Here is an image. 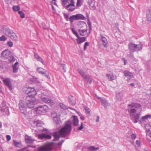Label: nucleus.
<instances>
[{
	"label": "nucleus",
	"mask_w": 151,
	"mask_h": 151,
	"mask_svg": "<svg viewBox=\"0 0 151 151\" xmlns=\"http://www.w3.org/2000/svg\"><path fill=\"white\" fill-rule=\"evenodd\" d=\"M141 107V106L140 104L136 103H132L128 106L127 109L129 114L130 119L134 123L138 122L142 124L144 123L149 119L151 118L150 115L147 114L140 119L142 109Z\"/></svg>",
	"instance_id": "f257e3e1"
},
{
	"label": "nucleus",
	"mask_w": 151,
	"mask_h": 151,
	"mask_svg": "<svg viewBox=\"0 0 151 151\" xmlns=\"http://www.w3.org/2000/svg\"><path fill=\"white\" fill-rule=\"evenodd\" d=\"M70 124V121L65 122L64 127L60 129L59 135L57 134V132L54 133L53 135L54 139L53 140L54 141H56L59 139L60 137H66L70 133L71 130Z\"/></svg>",
	"instance_id": "f03ea898"
},
{
	"label": "nucleus",
	"mask_w": 151,
	"mask_h": 151,
	"mask_svg": "<svg viewBox=\"0 0 151 151\" xmlns=\"http://www.w3.org/2000/svg\"><path fill=\"white\" fill-rule=\"evenodd\" d=\"M1 57L3 60L7 59L10 63H12L15 60L12 53L8 49H5L2 52Z\"/></svg>",
	"instance_id": "7ed1b4c3"
},
{
	"label": "nucleus",
	"mask_w": 151,
	"mask_h": 151,
	"mask_svg": "<svg viewBox=\"0 0 151 151\" xmlns=\"http://www.w3.org/2000/svg\"><path fill=\"white\" fill-rule=\"evenodd\" d=\"M1 30L4 34L10 37L12 40H17V37L15 33L12 30L9 29L8 27L4 26L1 29Z\"/></svg>",
	"instance_id": "20e7f679"
},
{
	"label": "nucleus",
	"mask_w": 151,
	"mask_h": 151,
	"mask_svg": "<svg viewBox=\"0 0 151 151\" xmlns=\"http://www.w3.org/2000/svg\"><path fill=\"white\" fill-rule=\"evenodd\" d=\"M33 96H28L25 98L26 104L28 108L31 109L33 108L36 103V100Z\"/></svg>",
	"instance_id": "39448f33"
},
{
	"label": "nucleus",
	"mask_w": 151,
	"mask_h": 151,
	"mask_svg": "<svg viewBox=\"0 0 151 151\" xmlns=\"http://www.w3.org/2000/svg\"><path fill=\"white\" fill-rule=\"evenodd\" d=\"M48 110V106L47 105H44L39 106L37 107L36 112L37 114L42 115H45Z\"/></svg>",
	"instance_id": "423d86ee"
},
{
	"label": "nucleus",
	"mask_w": 151,
	"mask_h": 151,
	"mask_svg": "<svg viewBox=\"0 0 151 151\" xmlns=\"http://www.w3.org/2000/svg\"><path fill=\"white\" fill-rule=\"evenodd\" d=\"M129 49L131 51H139L142 49V46L141 44L136 45L132 43H130L128 45Z\"/></svg>",
	"instance_id": "0eeeda50"
},
{
	"label": "nucleus",
	"mask_w": 151,
	"mask_h": 151,
	"mask_svg": "<svg viewBox=\"0 0 151 151\" xmlns=\"http://www.w3.org/2000/svg\"><path fill=\"white\" fill-rule=\"evenodd\" d=\"M23 90L25 93L27 94L31 93V95L29 96H34L37 94L35 90L33 88L30 87H28L27 88H24Z\"/></svg>",
	"instance_id": "6e6552de"
},
{
	"label": "nucleus",
	"mask_w": 151,
	"mask_h": 151,
	"mask_svg": "<svg viewBox=\"0 0 151 151\" xmlns=\"http://www.w3.org/2000/svg\"><path fill=\"white\" fill-rule=\"evenodd\" d=\"M52 145L50 143L47 144L43 146L40 147L38 148L40 151H49L52 149Z\"/></svg>",
	"instance_id": "1a4fd4ad"
},
{
	"label": "nucleus",
	"mask_w": 151,
	"mask_h": 151,
	"mask_svg": "<svg viewBox=\"0 0 151 151\" xmlns=\"http://www.w3.org/2000/svg\"><path fill=\"white\" fill-rule=\"evenodd\" d=\"M3 81L5 85L9 88L10 91H11L14 88V87L12 85L10 79L6 78L4 79Z\"/></svg>",
	"instance_id": "9d476101"
},
{
	"label": "nucleus",
	"mask_w": 151,
	"mask_h": 151,
	"mask_svg": "<svg viewBox=\"0 0 151 151\" xmlns=\"http://www.w3.org/2000/svg\"><path fill=\"white\" fill-rule=\"evenodd\" d=\"M19 105V109L21 112L25 114L26 112V107L25 106L24 101L22 100L20 101Z\"/></svg>",
	"instance_id": "9b49d317"
},
{
	"label": "nucleus",
	"mask_w": 151,
	"mask_h": 151,
	"mask_svg": "<svg viewBox=\"0 0 151 151\" xmlns=\"http://www.w3.org/2000/svg\"><path fill=\"white\" fill-rule=\"evenodd\" d=\"M41 99L42 101L46 103H47L50 105H52L54 104L53 101L48 98L46 96H42Z\"/></svg>",
	"instance_id": "f8f14e48"
},
{
	"label": "nucleus",
	"mask_w": 151,
	"mask_h": 151,
	"mask_svg": "<svg viewBox=\"0 0 151 151\" xmlns=\"http://www.w3.org/2000/svg\"><path fill=\"white\" fill-rule=\"evenodd\" d=\"M70 4L66 6V9L67 10L70 12L73 11L75 9V2L74 1L70 2Z\"/></svg>",
	"instance_id": "ddd939ff"
},
{
	"label": "nucleus",
	"mask_w": 151,
	"mask_h": 151,
	"mask_svg": "<svg viewBox=\"0 0 151 151\" xmlns=\"http://www.w3.org/2000/svg\"><path fill=\"white\" fill-rule=\"evenodd\" d=\"M52 116L53 118L54 122L55 123L56 125H58V127H59L60 125L57 114L56 112H53L52 113Z\"/></svg>",
	"instance_id": "4468645a"
},
{
	"label": "nucleus",
	"mask_w": 151,
	"mask_h": 151,
	"mask_svg": "<svg viewBox=\"0 0 151 151\" xmlns=\"http://www.w3.org/2000/svg\"><path fill=\"white\" fill-rule=\"evenodd\" d=\"M124 76L128 78L127 81H129L130 79L133 77V75L132 73L128 70H125L124 72Z\"/></svg>",
	"instance_id": "2eb2a0df"
},
{
	"label": "nucleus",
	"mask_w": 151,
	"mask_h": 151,
	"mask_svg": "<svg viewBox=\"0 0 151 151\" xmlns=\"http://www.w3.org/2000/svg\"><path fill=\"white\" fill-rule=\"evenodd\" d=\"M78 26L79 29H83L87 28V25L86 23L83 21L79 22L78 23Z\"/></svg>",
	"instance_id": "dca6fc26"
},
{
	"label": "nucleus",
	"mask_w": 151,
	"mask_h": 151,
	"mask_svg": "<svg viewBox=\"0 0 151 151\" xmlns=\"http://www.w3.org/2000/svg\"><path fill=\"white\" fill-rule=\"evenodd\" d=\"M88 3L89 6V7L91 10H94L95 9V1L93 0H88Z\"/></svg>",
	"instance_id": "f3484780"
},
{
	"label": "nucleus",
	"mask_w": 151,
	"mask_h": 151,
	"mask_svg": "<svg viewBox=\"0 0 151 151\" xmlns=\"http://www.w3.org/2000/svg\"><path fill=\"white\" fill-rule=\"evenodd\" d=\"M116 99L117 101L121 100L122 99L123 94L120 92H116L115 93Z\"/></svg>",
	"instance_id": "a211bd4d"
},
{
	"label": "nucleus",
	"mask_w": 151,
	"mask_h": 151,
	"mask_svg": "<svg viewBox=\"0 0 151 151\" xmlns=\"http://www.w3.org/2000/svg\"><path fill=\"white\" fill-rule=\"evenodd\" d=\"M106 76L108 78L109 81H111L114 80L116 78V77L112 73H109L106 74Z\"/></svg>",
	"instance_id": "6ab92c4d"
},
{
	"label": "nucleus",
	"mask_w": 151,
	"mask_h": 151,
	"mask_svg": "<svg viewBox=\"0 0 151 151\" xmlns=\"http://www.w3.org/2000/svg\"><path fill=\"white\" fill-rule=\"evenodd\" d=\"M98 99L101 101L102 105L104 107H106V106L108 105V102L105 99L101 98L99 97H98Z\"/></svg>",
	"instance_id": "aec40b11"
},
{
	"label": "nucleus",
	"mask_w": 151,
	"mask_h": 151,
	"mask_svg": "<svg viewBox=\"0 0 151 151\" xmlns=\"http://www.w3.org/2000/svg\"><path fill=\"white\" fill-rule=\"evenodd\" d=\"M87 31V28L79 29L78 30V32L80 35L82 36H84L86 34Z\"/></svg>",
	"instance_id": "412c9836"
},
{
	"label": "nucleus",
	"mask_w": 151,
	"mask_h": 151,
	"mask_svg": "<svg viewBox=\"0 0 151 151\" xmlns=\"http://www.w3.org/2000/svg\"><path fill=\"white\" fill-rule=\"evenodd\" d=\"M78 39H76V41L78 44H81L86 41V37H80L79 36L77 37Z\"/></svg>",
	"instance_id": "4be33fe9"
},
{
	"label": "nucleus",
	"mask_w": 151,
	"mask_h": 151,
	"mask_svg": "<svg viewBox=\"0 0 151 151\" xmlns=\"http://www.w3.org/2000/svg\"><path fill=\"white\" fill-rule=\"evenodd\" d=\"M101 37L100 38V40L101 41L102 45H104V47H106L108 44V41L106 38L104 36H102V35H101Z\"/></svg>",
	"instance_id": "5701e85b"
},
{
	"label": "nucleus",
	"mask_w": 151,
	"mask_h": 151,
	"mask_svg": "<svg viewBox=\"0 0 151 151\" xmlns=\"http://www.w3.org/2000/svg\"><path fill=\"white\" fill-rule=\"evenodd\" d=\"M19 63L18 62H16L14 64L12 65V67L13 69V72L14 73H16L17 72L18 67Z\"/></svg>",
	"instance_id": "b1692460"
},
{
	"label": "nucleus",
	"mask_w": 151,
	"mask_h": 151,
	"mask_svg": "<svg viewBox=\"0 0 151 151\" xmlns=\"http://www.w3.org/2000/svg\"><path fill=\"white\" fill-rule=\"evenodd\" d=\"M78 71L83 79H86L88 78V75L86 73L83 72L79 69H78Z\"/></svg>",
	"instance_id": "393cba45"
},
{
	"label": "nucleus",
	"mask_w": 151,
	"mask_h": 151,
	"mask_svg": "<svg viewBox=\"0 0 151 151\" xmlns=\"http://www.w3.org/2000/svg\"><path fill=\"white\" fill-rule=\"evenodd\" d=\"M25 141L26 143L31 144L33 142L34 140L31 137L27 136L26 137Z\"/></svg>",
	"instance_id": "a878e982"
},
{
	"label": "nucleus",
	"mask_w": 151,
	"mask_h": 151,
	"mask_svg": "<svg viewBox=\"0 0 151 151\" xmlns=\"http://www.w3.org/2000/svg\"><path fill=\"white\" fill-rule=\"evenodd\" d=\"M37 71L38 73L43 75L46 74V70L42 68H38L37 69Z\"/></svg>",
	"instance_id": "bb28decb"
},
{
	"label": "nucleus",
	"mask_w": 151,
	"mask_h": 151,
	"mask_svg": "<svg viewBox=\"0 0 151 151\" xmlns=\"http://www.w3.org/2000/svg\"><path fill=\"white\" fill-rule=\"evenodd\" d=\"M76 20L81 19L84 20L85 19V17L81 14H77L75 15Z\"/></svg>",
	"instance_id": "cd10ccee"
},
{
	"label": "nucleus",
	"mask_w": 151,
	"mask_h": 151,
	"mask_svg": "<svg viewBox=\"0 0 151 151\" xmlns=\"http://www.w3.org/2000/svg\"><path fill=\"white\" fill-rule=\"evenodd\" d=\"M73 124L74 126H77L78 124V120L77 116H73Z\"/></svg>",
	"instance_id": "c85d7f7f"
},
{
	"label": "nucleus",
	"mask_w": 151,
	"mask_h": 151,
	"mask_svg": "<svg viewBox=\"0 0 151 151\" xmlns=\"http://www.w3.org/2000/svg\"><path fill=\"white\" fill-rule=\"evenodd\" d=\"M147 17L148 21H151V9H149L147 11Z\"/></svg>",
	"instance_id": "c756f323"
},
{
	"label": "nucleus",
	"mask_w": 151,
	"mask_h": 151,
	"mask_svg": "<svg viewBox=\"0 0 151 151\" xmlns=\"http://www.w3.org/2000/svg\"><path fill=\"white\" fill-rule=\"evenodd\" d=\"M35 58L38 61L41 62L43 64H44L43 61L42 59L39 56L38 54H35L34 55Z\"/></svg>",
	"instance_id": "7c9ffc66"
},
{
	"label": "nucleus",
	"mask_w": 151,
	"mask_h": 151,
	"mask_svg": "<svg viewBox=\"0 0 151 151\" xmlns=\"http://www.w3.org/2000/svg\"><path fill=\"white\" fill-rule=\"evenodd\" d=\"M42 123V122L39 120H37L34 122V124L37 127H41Z\"/></svg>",
	"instance_id": "2f4dec72"
},
{
	"label": "nucleus",
	"mask_w": 151,
	"mask_h": 151,
	"mask_svg": "<svg viewBox=\"0 0 151 151\" xmlns=\"http://www.w3.org/2000/svg\"><path fill=\"white\" fill-rule=\"evenodd\" d=\"M69 101L70 104L74 105L75 104V102L74 98L72 96L69 97Z\"/></svg>",
	"instance_id": "473e14b6"
},
{
	"label": "nucleus",
	"mask_w": 151,
	"mask_h": 151,
	"mask_svg": "<svg viewBox=\"0 0 151 151\" xmlns=\"http://www.w3.org/2000/svg\"><path fill=\"white\" fill-rule=\"evenodd\" d=\"M145 129L146 132L151 131L150 130V126L149 124H145Z\"/></svg>",
	"instance_id": "72a5a7b5"
},
{
	"label": "nucleus",
	"mask_w": 151,
	"mask_h": 151,
	"mask_svg": "<svg viewBox=\"0 0 151 151\" xmlns=\"http://www.w3.org/2000/svg\"><path fill=\"white\" fill-rule=\"evenodd\" d=\"M146 134L147 139L151 141V131L146 132Z\"/></svg>",
	"instance_id": "f704fd0d"
},
{
	"label": "nucleus",
	"mask_w": 151,
	"mask_h": 151,
	"mask_svg": "<svg viewBox=\"0 0 151 151\" xmlns=\"http://www.w3.org/2000/svg\"><path fill=\"white\" fill-rule=\"evenodd\" d=\"M83 0H77L76 3L77 7L81 6L82 4Z\"/></svg>",
	"instance_id": "c9c22d12"
},
{
	"label": "nucleus",
	"mask_w": 151,
	"mask_h": 151,
	"mask_svg": "<svg viewBox=\"0 0 151 151\" xmlns=\"http://www.w3.org/2000/svg\"><path fill=\"white\" fill-rule=\"evenodd\" d=\"M84 109L87 112V113H86V114L87 115L88 114V116H89L90 115V112L91 111L90 109L88 107L86 106H85Z\"/></svg>",
	"instance_id": "e433bc0d"
},
{
	"label": "nucleus",
	"mask_w": 151,
	"mask_h": 151,
	"mask_svg": "<svg viewBox=\"0 0 151 151\" xmlns=\"http://www.w3.org/2000/svg\"><path fill=\"white\" fill-rule=\"evenodd\" d=\"M13 144L14 146L17 147H19L21 145L20 143L15 140H13Z\"/></svg>",
	"instance_id": "4c0bfd02"
},
{
	"label": "nucleus",
	"mask_w": 151,
	"mask_h": 151,
	"mask_svg": "<svg viewBox=\"0 0 151 151\" xmlns=\"http://www.w3.org/2000/svg\"><path fill=\"white\" fill-rule=\"evenodd\" d=\"M13 10L14 12L19 11L20 8L18 6H14L12 7Z\"/></svg>",
	"instance_id": "58836bf2"
},
{
	"label": "nucleus",
	"mask_w": 151,
	"mask_h": 151,
	"mask_svg": "<svg viewBox=\"0 0 151 151\" xmlns=\"http://www.w3.org/2000/svg\"><path fill=\"white\" fill-rule=\"evenodd\" d=\"M45 134L42 133L41 134H39L38 135V138L39 139H42L45 138Z\"/></svg>",
	"instance_id": "ea45409f"
},
{
	"label": "nucleus",
	"mask_w": 151,
	"mask_h": 151,
	"mask_svg": "<svg viewBox=\"0 0 151 151\" xmlns=\"http://www.w3.org/2000/svg\"><path fill=\"white\" fill-rule=\"evenodd\" d=\"M73 1L74 0H62V4L63 5H65L67 3H69L70 2Z\"/></svg>",
	"instance_id": "a19ab883"
},
{
	"label": "nucleus",
	"mask_w": 151,
	"mask_h": 151,
	"mask_svg": "<svg viewBox=\"0 0 151 151\" xmlns=\"http://www.w3.org/2000/svg\"><path fill=\"white\" fill-rule=\"evenodd\" d=\"M69 19L70 22L72 23L75 20H76L75 15H73L70 16Z\"/></svg>",
	"instance_id": "79ce46f5"
},
{
	"label": "nucleus",
	"mask_w": 151,
	"mask_h": 151,
	"mask_svg": "<svg viewBox=\"0 0 151 151\" xmlns=\"http://www.w3.org/2000/svg\"><path fill=\"white\" fill-rule=\"evenodd\" d=\"M88 148L90 150L92 151H96L99 149L98 147L96 148L93 146L89 147H88Z\"/></svg>",
	"instance_id": "37998d69"
},
{
	"label": "nucleus",
	"mask_w": 151,
	"mask_h": 151,
	"mask_svg": "<svg viewBox=\"0 0 151 151\" xmlns=\"http://www.w3.org/2000/svg\"><path fill=\"white\" fill-rule=\"evenodd\" d=\"M0 110L2 112H5L6 113V112H8L9 113V109L7 107H5L4 108H1Z\"/></svg>",
	"instance_id": "c03bdc74"
},
{
	"label": "nucleus",
	"mask_w": 151,
	"mask_h": 151,
	"mask_svg": "<svg viewBox=\"0 0 151 151\" xmlns=\"http://www.w3.org/2000/svg\"><path fill=\"white\" fill-rule=\"evenodd\" d=\"M60 106L63 109H67V106L63 103L60 104Z\"/></svg>",
	"instance_id": "a18cd8bd"
},
{
	"label": "nucleus",
	"mask_w": 151,
	"mask_h": 151,
	"mask_svg": "<svg viewBox=\"0 0 151 151\" xmlns=\"http://www.w3.org/2000/svg\"><path fill=\"white\" fill-rule=\"evenodd\" d=\"M89 43L88 42H85L84 43V45L83 47V50L85 51L87 49V47L89 46Z\"/></svg>",
	"instance_id": "49530a36"
},
{
	"label": "nucleus",
	"mask_w": 151,
	"mask_h": 151,
	"mask_svg": "<svg viewBox=\"0 0 151 151\" xmlns=\"http://www.w3.org/2000/svg\"><path fill=\"white\" fill-rule=\"evenodd\" d=\"M7 38L4 35L0 37V41H6L7 39Z\"/></svg>",
	"instance_id": "de8ad7c7"
},
{
	"label": "nucleus",
	"mask_w": 151,
	"mask_h": 151,
	"mask_svg": "<svg viewBox=\"0 0 151 151\" xmlns=\"http://www.w3.org/2000/svg\"><path fill=\"white\" fill-rule=\"evenodd\" d=\"M7 45L10 47H12L13 46V42L11 41H8L7 43Z\"/></svg>",
	"instance_id": "09e8293b"
},
{
	"label": "nucleus",
	"mask_w": 151,
	"mask_h": 151,
	"mask_svg": "<svg viewBox=\"0 0 151 151\" xmlns=\"http://www.w3.org/2000/svg\"><path fill=\"white\" fill-rule=\"evenodd\" d=\"M71 30L73 34L75 35L77 37H78L79 36L78 35V33L73 29V28H72Z\"/></svg>",
	"instance_id": "8fccbe9b"
},
{
	"label": "nucleus",
	"mask_w": 151,
	"mask_h": 151,
	"mask_svg": "<svg viewBox=\"0 0 151 151\" xmlns=\"http://www.w3.org/2000/svg\"><path fill=\"white\" fill-rule=\"evenodd\" d=\"M18 13L21 18H23L24 17V14L22 11H18Z\"/></svg>",
	"instance_id": "3c124183"
},
{
	"label": "nucleus",
	"mask_w": 151,
	"mask_h": 151,
	"mask_svg": "<svg viewBox=\"0 0 151 151\" xmlns=\"http://www.w3.org/2000/svg\"><path fill=\"white\" fill-rule=\"evenodd\" d=\"M52 137L50 135L45 134V139H50Z\"/></svg>",
	"instance_id": "603ef678"
},
{
	"label": "nucleus",
	"mask_w": 151,
	"mask_h": 151,
	"mask_svg": "<svg viewBox=\"0 0 151 151\" xmlns=\"http://www.w3.org/2000/svg\"><path fill=\"white\" fill-rule=\"evenodd\" d=\"M6 104L5 101H3L1 104L0 106L1 108H5L6 107Z\"/></svg>",
	"instance_id": "864d4df0"
},
{
	"label": "nucleus",
	"mask_w": 151,
	"mask_h": 151,
	"mask_svg": "<svg viewBox=\"0 0 151 151\" xmlns=\"http://www.w3.org/2000/svg\"><path fill=\"white\" fill-rule=\"evenodd\" d=\"M61 67H62L63 69L64 70V72H66V67L65 65L64 64H61Z\"/></svg>",
	"instance_id": "5fc2aeb1"
},
{
	"label": "nucleus",
	"mask_w": 151,
	"mask_h": 151,
	"mask_svg": "<svg viewBox=\"0 0 151 151\" xmlns=\"http://www.w3.org/2000/svg\"><path fill=\"white\" fill-rule=\"evenodd\" d=\"M83 128V122H81V125L78 127V130H81Z\"/></svg>",
	"instance_id": "6e6d98bb"
},
{
	"label": "nucleus",
	"mask_w": 151,
	"mask_h": 151,
	"mask_svg": "<svg viewBox=\"0 0 151 151\" xmlns=\"http://www.w3.org/2000/svg\"><path fill=\"white\" fill-rule=\"evenodd\" d=\"M86 81H87L89 83H91L92 82V79L91 78H90L88 76V78L85 79Z\"/></svg>",
	"instance_id": "4d7b16f0"
},
{
	"label": "nucleus",
	"mask_w": 151,
	"mask_h": 151,
	"mask_svg": "<svg viewBox=\"0 0 151 151\" xmlns=\"http://www.w3.org/2000/svg\"><path fill=\"white\" fill-rule=\"evenodd\" d=\"M6 139L7 141H9L11 139V137L9 135H7L6 136Z\"/></svg>",
	"instance_id": "13d9d810"
},
{
	"label": "nucleus",
	"mask_w": 151,
	"mask_h": 151,
	"mask_svg": "<svg viewBox=\"0 0 151 151\" xmlns=\"http://www.w3.org/2000/svg\"><path fill=\"white\" fill-rule=\"evenodd\" d=\"M136 143L138 146H139L140 145V142L139 141L137 140L136 141Z\"/></svg>",
	"instance_id": "bf43d9fd"
},
{
	"label": "nucleus",
	"mask_w": 151,
	"mask_h": 151,
	"mask_svg": "<svg viewBox=\"0 0 151 151\" xmlns=\"http://www.w3.org/2000/svg\"><path fill=\"white\" fill-rule=\"evenodd\" d=\"M136 136L135 134H132L131 135V138L132 139H135L136 138Z\"/></svg>",
	"instance_id": "052dcab7"
},
{
	"label": "nucleus",
	"mask_w": 151,
	"mask_h": 151,
	"mask_svg": "<svg viewBox=\"0 0 151 151\" xmlns=\"http://www.w3.org/2000/svg\"><path fill=\"white\" fill-rule=\"evenodd\" d=\"M89 29V33H90L91 30H92V27L91 24H88Z\"/></svg>",
	"instance_id": "680f3d73"
},
{
	"label": "nucleus",
	"mask_w": 151,
	"mask_h": 151,
	"mask_svg": "<svg viewBox=\"0 0 151 151\" xmlns=\"http://www.w3.org/2000/svg\"><path fill=\"white\" fill-rule=\"evenodd\" d=\"M122 60L124 61V65H126L127 63V60L124 58H123Z\"/></svg>",
	"instance_id": "e2e57ef3"
},
{
	"label": "nucleus",
	"mask_w": 151,
	"mask_h": 151,
	"mask_svg": "<svg viewBox=\"0 0 151 151\" xmlns=\"http://www.w3.org/2000/svg\"><path fill=\"white\" fill-rule=\"evenodd\" d=\"M99 116H97V117L96 119V121L97 122H98L99 121Z\"/></svg>",
	"instance_id": "0e129e2a"
},
{
	"label": "nucleus",
	"mask_w": 151,
	"mask_h": 151,
	"mask_svg": "<svg viewBox=\"0 0 151 151\" xmlns=\"http://www.w3.org/2000/svg\"><path fill=\"white\" fill-rule=\"evenodd\" d=\"M80 119L82 120H83L85 119V117L83 116L81 118H80Z\"/></svg>",
	"instance_id": "69168bd1"
},
{
	"label": "nucleus",
	"mask_w": 151,
	"mask_h": 151,
	"mask_svg": "<svg viewBox=\"0 0 151 151\" xmlns=\"http://www.w3.org/2000/svg\"><path fill=\"white\" fill-rule=\"evenodd\" d=\"M35 82L36 83H40V82L37 80V78H35Z\"/></svg>",
	"instance_id": "338daca9"
},
{
	"label": "nucleus",
	"mask_w": 151,
	"mask_h": 151,
	"mask_svg": "<svg viewBox=\"0 0 151 151\" xmlns=\"http://www.w3.org/2000/svg\"><path fill=\"white\" fill-rule=\"evenodd\" d=\"M45 76L47 78H50V76L48 74H46V73L45 74H44Z\"/></svg>",
	"instance_id": "774afa93"
}]
</instances>
